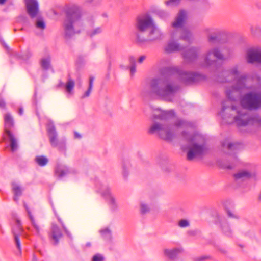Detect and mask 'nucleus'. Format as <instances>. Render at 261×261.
Returning <instances> with one entry per match:
<instances>
[{
    "label": "nucleus",
    "instance_id": "ea45409f",
    "mask_svg": "<svg viewBox=\"0 0 261 261\" xmlns=\"http://www.w3.org/2000/svg\"><path fill=\"white\" fill-rule=\"evenodd\" d=\"M222 229L224 233L228 236H231L232 234V231L230 228L229 226L227 223L224 224V225L223 226L222 225Z\"/></svg>",
    "mask_w": 261,
    "mask_h": 261
},
{
    "label": "nucleus",
    "instance_id": "a211bd4d",
    "mask_svg": "<svg viewBox=\"0 0 261 261\" xmlns=\"http://www.w3.org/2000/svg\"><path fill=\"white\" fill-rule=\"evenodd\" d=\"M27 11L31 18L36 17L39 13V5L37 0H25Z\"/></svg>",
    "mask_w": 261,
    "mask_h": 261
},
{
    "label": "nucleus",
    "instance_id": "69168bd1",
    "mask_svg": "<svg viewBox=\"0 0 261 261\" xmlns=\"http://www.w3.org/2000/svg\"><path fill=\"white\" fill-rule=\"evenodd\" d=\"M221 251L222 253H223V254H226L227 251L225 250H221Z\"/></svg>",
    "mask_w": 261,
    "mask_h": 261
},
{
    "label": "nucleus",
    "instance_id": "c9c22d12",
    "mask_svg": "<svg viewBox=\"0 0 261 261\" xmlns=\"http://www.w3.org/2000/svg\"><path fill=\"white\" fill-rule=\"evenodd\" d=\"M75 86V82L71 78H69L66 85V90L68 93H71Z\"/></svg>",
    "mask_w": 261,
    "mask_h": 261
},
{
    "label": "nucleus",
    "instance_id": "6e6552de",
    "mask_svg": "<svg viewBox=\"0 0 261 261\" xmlns=\"http://www.w3.org/2000/svg\"><path fill=\"white\" fill-rule=\"evenodd\" d=\"M46 130L51 146L53 147H58L60 150H65L66 149L65 142H59L58 133L52 121L48 123Z\"/></svg>",
    "mask_w": 261,
    "mask_h": 261
},
{
    "label": "nucleus",
    "instance_id": "412c9836",
    "mask_svg": "<svg viewBox=\"0 0 261 261\" xmlns=\"http://www.w3.org/2000/svg\"><path fill=\"white\" fill-rule=\"evenodd\" d=\"M256 176V173L254 171L241 170L234 174V178L236 182H240L251 178L255 177Z\"/></svg>",
    "mask_w": 261,
    "mask_h": 261
},
{
    "label": "nucleus",
    "instance_id": "f8f14e48",
    "mask_svg": "<svg viewBox=\"0 0 261 261\" xmlns=\"http://www.w3.org/2000/svg\"><path fill=\"white\" fill-rule=\"evenodd\" d=\"M99 192L101 193L107 200L111 210L113 212L116 211L118 206L115 198L111 193L110 188L106 186L102 185Z\"/></svg>",
    "mask_w": 261,
    "mask_h": 261
},
{
    "label": "nucleus",
    "instance_id": "2f4dec72",
    "mask_svg": "<svg viewBox=\"0 0 261 261\" xmlns=\"http://www.w3.org/2000/svg\"><path fill=\"white\" fill-rule=\"evenodd\" d=\"M94 80V77L93 76H90L88 89L85 92V93L83 94V95L81 96V99L85 98L90 96V93H91L92 88H93Z\"/></svg>",
    "mask_w": 261,
    "mask_h": 261
},
{
    "label": "nucleus",
    "instance_id": "0e129e2a",
    "mask_svg": "<svg viewBox=\"0 0 261 261\" xmlns=\"http://www.w3.org/2000/svg\"><path fill=\"white\" fill-rule=\"evenodd\" d=\"M37 259L35 255H34L33 257V260L32 261H37Z\"/></svg>",
    "mask_w": 261,
    "mask_h": 261
},
{
    "label": "nucleus",
    "instance_id": "ddd939ff",
    "mask_svg": "<svg viewBox=\"0 0 261 261\" xmlns=\"http://www.w3.org/2000/svg\"><path fill=\"white\" fill-rule=\"evenodd\" d=\"M239 67L238 65H235L223 72V76H224V79L222 80L218 79V81L221 83L230 82L233 81L237 76H239Z\"/></svg>",
    "mask_w": 261,
    "mask_h": 261
},
{
    "label": "nucleus",
    "instance_id": "bb28decb",
    "mask_svg": "<svg viewBox=\"0 0 261 261\" xmlns=\"http://www.w3.org/2000/svg\"><path fill=\"white\" fill-rule=\"evenodd\" d=\"M12 190L14 194L13 199L15 202H18L19 197L22 195L23 189L17 184L12 183Z\"/></svg>",
    "mask_w": 261,
    "mask_h": 261
},
{
    "label": "nucleus",
    "instance_id": "6ab92c4d",
    "mask_svg": "<svg viewBox=\"0 0 261 261\" xmlns=\"http://www.w3.org/2000/svg\"><path fill=\"white\" fill-rule=\"evenodd\" d=\"M49 237L53 244L56 246L59 244L60 240L63 238V234L61 229L56 224H53Z\"/></svg>",
    "mask_w": 261,
    "mask_h": 261
},
{
    "label": "nucleus",
    "instance_id": "4be33fe9",
    "mask_svg": "<svg viewBox=\"0 0 261 261\" xmlns=\"http://www.w3.org/2000/svg\"><path fill=\"white\" fill-rule=\"evenodd\" d=\"M211 52L208 50L205 54L204 58V65L206 66H216L218 62V60L211 55Z\"/></svg>",
    "mask_w": 261,
    "mask_h": 261
},
{
    "label": "nucleus",
    "instance_id": "72a5a7b5",
    "mask_svg": "<svg viewBox=\"0 0 261 261\" xmlns=\"http://www.w3.org/2000/svg\"><path fill=\"white\" fill-rule=\"evenodd\" d=\"M24 207L28 212V214L29 217L31 219V222H32L34 227L36 229L37 233L38 235H39L40 234V228H39V226L35 223V220H34L33 217L32 216V215H31L30 211L29 210L27 205L25 204H24Z\"/></svg>",
    "mask_w": 261,
    "mask_h": 261
},
{
    "label": "nucleus",
    "instance_id": "9d476101",
    "mask_svg": "<svg viewBox=\"0 0 261 261\" xmlns=\"http://www.w3.org/2000/svg\"><path fill=\"white\" fill-rule=\"evenodd\" d=\"M203 32L207 36L208 42L210 43L219 42L221 38L226 35L225 31L213 28H205Z\"/></svg>",
    "mask_w": 261,
    "mask_h": 261
},
{
    "label": "nucleus",
    "instance_id": "c85d7f7f",
    "mask_svg": "<svg viewBox=\"0 0 261 261\" xmlns=\"http://www.w3.org/2000/svg\"><path fill=\"white\" fill-rule=\"evenodd\" d=\"M211 55H213L218 60L224 61L225 60V57L224 54L222 53L220 47H215L208 50Z\"/></svg>",
    "mask_w": 261,
    "mask_h": 261
},
{
    "label": "nucleus",
    "instance_id": "5fc2aeb1",
    "mask_svg": "<svg viewBox=\"0 0 261 261\" xmlns=\"http://www.w3.org/2000/svg\"><path fill=\"white\" fill-rule=\"evenodd\" d=\"M234 167V165L233 164H225L223 165V167L224 168L228 169H231Z\"/></svg>",
    "mask_w": 261,
    "mask_h": 261
},
{
    "label": "nucleus",
    "instance_id": "473e14b6",
    "mask_svg": "<svg viewBox=\"0 0 261 261\" xmlns=\"http://www.w3.org/2000/svg\"><path fill=\"white\" fill-rule=\"evenodd\" d=\"M35 161L40 166H44L48 163V160L46 157L43 155H41L37 156L35 158Z\"/></svg>",
    "mask_w": 261,
    "mask_h": 261
},
{
    "label": "nucleus",
    "instance_id": "7ed1b4c3",
    "mask_svg": "<svg viewBox=\"0 0 261 261\" xmlns=\"http://www.w3.org/2000/svg\"><path fill=\"white\" fill-rule=\"evenodd\" d=\"M136 28L137 41L140 43L154 42L163 38V33L148 15L138 16Z\"/></svg>",
    "mask_w": 261,
    "mask_h": 261
},
{
    "label": "nucleus",
    "instance_id": "4d7b16f0",
    "mask_svg": "<svg viewBox=\"0 0 261 261\" xmlns=\"http://www.w3.org/2000/svg\"><path fill=\"white\" fill-rule=\"evenodd\" d=\"M146 59V56L145 55L141 56L138 59V62L141 63H142L145 59Z\"/></svg>",
    "mask_w": 261,
    "mask_h": 261
},
{
    "label": "nucleus",
    "instance_id": "423d86ee",
    "mask_svg": "<svg viewBox=\"0 0 261 261\" xmlns=\"http://www.w3.org/2000/svg\"><path fill=\"white\" fill-rule=\"evenodd\" d=\"M240 102L246 110H258L261 108V92H249L241 97Z\"/></svg>",
    "mask_w": 261,
    "mask_h": 261
},
{
    "label": "nucleus",
    "instance_id": "052dcab7",
    "mask_svg": "<svg viewBox=\"0 0 261 261\" xmlns=\"http://www.w3.org/2000/svg\"><path fill=\"white\" fill-rule=\"evenodd\" d=\"M23 110L22 108H19V113L20 115H22L23 114Z\"/></svg>",
    "mask_w": 261,
    "mask_h": 261
},
{
    "label": "nucleus",
    "instance_id": "338daca9",
    "mask_svg": "<svg viewBox=\"0 0 261 261\" xmlns=\"http://www.w3.org/2000/svg\"><path fill=\"white\" fill-rule=\"evenodd\" d=\"M170 69H170V68H169V67H168V68H166L167 71H170Z\"/></svg>",
    "mask_w": 261,
    "mask_h": 261
},
{
    "label": "nucleus",
    "instance_id": "a18cd8bd",
    "mask_svg": "<svg viewBox=\"0 0 261 261\" xmlns=\"http://www.w3.org/2000/svg\"><path fill=\"white\" fill-rule=\"evenodd\" d=\"M190 225L189 222L186 219H181L178 222V225L180 227H186Z\"/></svg>",
    "mask_w": 261,
    "mask_h": 261
},
{
    "label": "nucleus",
    "instance_id": "dca6fc26",
    "mask_svg": "<svg viewBox=\"0 0 261 261\" xmlns=\"http://www.w3.org/2000/svg\"><path fill=\"white\" fill-rule=\"evenodd\" d=\"M224 151L229 154H234L240 149L241 144L237 142H230L228 139L225 140L221 143Z\"/></svg>",
    "mask_w": 261,
    "mask_h": 261
},
{
    "label": "nucleus",
    "instance_id": "3c124183",
    "mask_svg": "<svg viewBox=\"0 0 261 261\" xmlns=\"http://www.w3.org/2000/svg\"><path fill=\"white\" fill-rule=\"evenodd\" d=\"M101 30L100 28H97L95 29L90 34V36L91 37H93L94 35L99 34L101 32Z\"/></svg>",
    "mask_w": 261,
    "mask_h": 261
},
{
    "label": "nucleus",
    "instance_id": "6e6d98bb",
    "mask_svg": "<svg viewBox=\"0 0 261 261\" xmlns=\"http://www.w3.org/2000/svg\"><path fill=\"white\" fill-rule=\"evenodd\" d=\"M74 138L75 139H80L82 138V136L76 131L74 132Z\"/></svg>",
    "mask_w": 261,
    "mask_h": 261
},
{
    "label": "nucleus",
    "instance_id": "aec40b11",
    "mask_svg": "<svg viewBox=\"0 0 261 261\" xmlns=\"http://www.w3.org/2000/svg\"><path fill=\"white\" fill-rule=\"evenodd\" d=\"M159 113L153 115V119H159L162 121H167L175 117V113L172 110H162L159 109Z\"/></svg>",
    "mask_w": 261,
    "mask_h": 261
},
{
    "label": "nucleus",
    "instance_id": "de8ad7c7",
    "mask_svg": "<svg viewBox=\"0 0 261 261\" xmlns=\"http://www.w3.org/2000/svg\"><path fill=\"white\" fill-rule=\"evenodd\" d=\"M104 257L100 254H97L94 255L92 259V261H103Z\"/></svg>",
    "mask_w": 261,
    "mask_h": 261
},
{
    "label": "nucleus",
    "instance_id": "4c0bfd02",
    "mask_svg": "<svg viewBox=\"0 0 261 261\" xmlns=\"http://www.w3.org/2000/svg\"><path fill=\"white\" fill-rule=\"evenodd\" d=\"M13 234L14 237V240H15V242L17 248L20 251H21V243H20L19 234L17 233L14 230H13Z\"/></svg>",
    "mask_w": 261,
    "mask_h": 261
},
{
    "label": "nucleus",
    "instance_id": "2eb2a0df",
    "mask_svg": "<svg viewBox=\"0 0 261 261\" xmlns=\"http://www.w3.org/2000/svg\"><path fill=\"white\" fill-rule=\"evenodd\" d=\"M200 49L196 47H192L182 53V56L185 62L187 63H191L194 62L199 56Z\"/></svg>",
    "mask_w": 261,
    "mask_h": 261
},
{
    "label": "nucleus",
    "instance_id": "603ef678",
    "mask_svg": "<svg viewBox=\"0 0 261 261\" xmlns=\"http://www.w3.org/2000/svg\"><path fill=\"white\" fill-rule=\"evenodd\" d=\"M227 215L230 218H237V216L231 212L230 210L228 209H226V210Z\"/></svg>",
    "mask_w": 261,
    "mask_h": 261
},
{
    "label": "nucleus",
    "instance_id": "e2e57ef3",
    "mask_svg": "<svg viewBox=\"0 0 261 261\" xmlns=\"http://www.w3.org/2000/svg\"><path fill=\"white\" fill-rule=\"evenodd\" d=\"M6 0H0V4H4Z\"/></svg>",
    "mask_w": 261,
    "mask_h": 261
},
{
    "label": "nucleus",
    "instance_id": "f257e3e1",
    "mask_svg": "<svg viewBox=\"0 0 261 261\" xmlns=\"http://www.w3.org/2000/svg\"><path fill=\"white\" fill-rule=\"evenodd\" d=\"M248 76L246 74L240 75L237 79L236 83L231 87L227 88L225 92L228 99L222 102V108L220 112L223 119L227 122H234L238 126H246L250 123L251 116L246 109L232 103L237 100L240 93L251 90L252 87L246 83Z\"/></svg>",
    "mask_w": 261,
    "mask_h": 261
},
{
    "label": "nucleus",
    "instance_id": "09e8293b",
    "mask_svg": "<svg viewBox=\"0 0 261 261\" xmlns=\"http://www.w3.org/2000/svg\"><path fill=\"white\" fill-rule=\"evenodd\" d=\"M185 124V121L182 119H177L174 122V125L177 127L181 126Z\"/></svg>",
    "mask_w": 261,
    "mask_h": 261
},
{
    "label": "nucleus",
    "instance_id": "1a4fd4ad",
    "mask_svg": "<svg viewBox=\"0 0 261 261\" xmlns=\"http://www.w3.org/2000/svg\"><path fill=\"white\" fill-rule=\"evenodd\" d=\"M178 75L181 82L187 85L197 83L205 79L203 75L196 72L180 70Z\"/></svg>",
    "mask_w": 261,
    "mask_h": 261
},
{
    "label": "nucleus",
    "instance_id": "49530a36",
    "mask_svg": "<svg viewBox=\"0 0 261 261\" xmlns=\"http://www.w3.org/2000/svg\"><path fill=\"white\" fill-rule=\"evenodd\" d=\"M211 258L210 256H202L194 258L193 261H206L210 259Z\"/></svg>",
    "mask_w": 261,
    "mask_h": 261
},
{
    "label": "nucleus",
    "instance_id": "a19ab883",
    "mask_svg": "<svg viewBox=\"0 0 261 261\" xmlns=\"http://www.w3.org/2000/svg\"><path fill=\"white\" fill-rule=\"evenodd\" d=\"M36 26L38 29L44 30L45 28V24L42 18L38 19L36 20Z\"/></svg>",
    "mask_w": 261,
    "mask_h": 261
},
{
    "label": "nucleus",
    "instance_id": "5701e85b",
    "mask_svg": "<svg viewBox=\"0 0 261 261\" xmlns=\"http://www.w3.org/2000/svg\"><path fill=\"white\" fill-rule=\"evenodd\" d=\"M211 52L208 50L205 54L204 58V65L206 66H216L218 62V60L211 55Z\"/></svg>",
    "mask_w": 261,
    "mask_h": 261
},
{
    "label": "nucleus",
    "instance_id": "58836bf2",
    "mask_svg": "<svg viewBox=\"0 0 261 261\" xmlns=\"http://www.w3.org/2000/svg\"><path fill=\"white\" fill-rule=\"evenodd\" d=\"M140 211L142 214H145L150 211V208L147 204L141 202L140 204Z\"/></svg>",
    "mask_w": 261,
    "mask_h": 261
},
{
    "label": "nucleus",
    "instance_id": "7c9ffc66",
    "mask_svg": "<svg viewBox=\"0 0 261 261\" xmlns=\"http://www.w3.org/2000/svg\"><path fill=\"white\" fill-rule=\"evenodd\" d=\"M40 65L41 67L47 70L51 68V57L48 56L46 57L42 58L40 60Z\"/></svg>",
    "mask_w": 261,
    "mask_h": 261
},
{
    "label": "nucleus",
    "instance_id": "c756f323",
    "mask_svg": "<svg viewBox=\"0 0 261 261\" xmlns=\"http://www.w3.org/2000/svg\"><path fill=\"white\" fill-rule=\"evenodd\" d=\"M55 172L59 177H62L69 173V170L68 168L65 166L58 165Z\"/></svg>",
    "mask_w": 261,
    "mask_h": 261
},
{
    "label": "nucleus",
    "instance_id": "9b49d317",
    "mask_svg": "<svg viewBox=\"0 0 261 261\" xmlns=\"http://www.w3.org/2000/svg\"><path fill=\"white\" fill-rule=\"evenodd\" d=\"M245 59L249 64H261V48L252 47L246 50Z\"/></svg>",
    "mask_w": 261,
    "mask_h": 261
},
{
    "label": "nucleus",
    "instance_id": "680f3d73",
    "mask_svg": "<svg viewBox=\"0 0 261 261\" xmlns=\"http://www.w3.org/2000/svg\"><path fill=\"white\" fill-rule=\"evenodd\" d=\"M62 226H63V228L64 229L65 231L67 233L68 235H69L68 231H67V229L65 228L64 225L63 224H62Z\"/></svg>",
    "mask_w": 261,
    "mask_h": 261
},
{
    "label": "nucleus",
    "instance_id": "39448f33",
    "mask_svg": "<svg viewBox=\"0 0 261 261\" xmlns=\"http://www.w3.org/2000/svg\"><path fill=\"white\" fill-rule=\"evenodd\" d=\"M66 15L64 23L65 35L66 38H70L75 33L80 32V30L76 31L74 28L82 24L81 10L76 6H72L67 10Z\"/></svg>",
    "mask_w": 261,
    "mask_h": 261
},
{
    "label": "nucleus",
    "instance_id": "79ce46f5",
    "mask_svg": "<svg viewBox=\"0 0 261 261\" xmlns=\"http://www.w3.org/2000/svg\"><path fill=\"white\" fill-rule=\"evenodd\" d=\"M16 223V227L15 228H13L12 229V231L14 230L17 233L19 234V236H20V233L22 231L21 222L19 220H17Z\"/></svg>",
    "mask_w": 261,
    "mask_h": 261
},
{
    "label": "nucleus",
    "instance_id": "f03ea898",
    "mask_svg": "<svg viewBox=\"0 0 261 261\" xmlns=\"http://www.w3.org/2000/svg\"><path fill=\"white\" fill-rule=\"evenodd\" d=\"M179 88V86L173 81V75L153 78L148 84L143 86L140 95L145 100H153L159 98L171 102Z\"/></svg>",
    "mask_w": 261,
    "mask_h": 261
},
{
    "label": "nucleus",
    "instance_id": "8fccbe9b",
    "mask_svg": "<svg viewBox=\"0 0 261 261\" xmlns=\"http://www.w3.org/2000/svg\"><path fill=\"white\" fill-rule=\"evenodd\" d=\"M128 68L130 69L131 76H133V75L136 72V65H131L130 67L127 66L126 67V69H128Z\"/></svg>",
    "mask_w": 261,
    "mask_h": 261
},
{
    "label": "nucleus",
    "instance_id": "f704fd0d",
    "mask_svg": "<svg viewBox=\"0 0 261 261\" xmlns=\"http://www.w3.org/2000/svg\"><path fill=\"white\" fill-rule=\"evenodd\" d=\"M100 233L102 238L107 240H111L112 238L111 231L108 228H105L100 230Z\"/></svg>",
    "mask_w": 261,
    "mask_h": 261
},
{
    "label": "nucleus",
    "instance_id": "c03bdc74",
    "mask_svg": "<svg viewBox=\"0 0 261 261\" xmlns=\"http://www.w3.org/2000/svg\"><path fill=\"white\" fill-rule=\"evenodd\" d=\"M181 0H168L166 1V5L170 6H175L179 4Z\"/></svg>",
    "mask_w": 261,
    "mask_h": 261
},
{
    "label": "nucleus",
    "instance_id": "0eeeda50",
    "mask_svg": "<svg viewBox=\"0 0 261 261\" xmlns=\"http://www.w3.org/2000/svg\"><path fill=\"white\" fill-rule=\"evenodd\" d=\"M148 133L150 134L157 133L161 139L167 141H172L174 137V134L168 124H163L155 121L150 127Z\"/></svg>",
    "mask_w": 261,
    "mask_h": 261
},
{
    "label": "nucleus",
    "instance_id": "13d9d810",
    "mask_svg": "<svg viewBox=\"0 0 261 261\" xmlns=\"http://www.w3.org/2000/svg\"><path fill=\"white\" fill-rule=\"evenodd\" d=\"M6 106V103L4 100L2 99H0V107L5 108Z\"/></svg>",
    "mask_w": 261,
    "mask_h": 261
},
{
    "label": "nucleus",
    "instance_id": "b1692460",
    "mask_svg": "<svg viewBox=\"0 0 261 261\" xmlns=\"http://www.w3.org/2000/svg\"><path fill=\"white\" fill-rule=\"evenodd\" d=\"M5 132L8 134V132H11L10 129L14 126V121L12 116L9 113L5 115Z\"/></svg>",
    "mask_w": 261,
    "mask_h": 261
},
{
    "label": "nucleus",
    "instance_id": "f3484780",
    "mask_svg": "<svg viewBox=\"0 0 261 261\" xmlns=\"http://www.w3.org/2000/svg\"><path fill=\"white\" fill-rule=\"evenodd\" d=\"M187 17V11L185 10H180L176 16L175 20L172 23V27L175 30L182 29Z\"/></svg>",
    "mask_w": 261,
    "mask_h": 261
},
{
    "label": "nucleus",
    "instance_id": "37998d69",
    "mask_svg": "<svg viewBox=\"0 0 261 261\" xmlns=\"http://www.w3.org/2000/svg\"><path fill=\"white\" fill-rule=\"evenodd\" d=\"M251 123H255L257 124L259 126H261V117L258 115L254 116L253 117H251Z\"/></svg>",
    "mask_w": 261,
    "mask_h": 261
},
{
    "label": "nucleus",
    "instance_id": "774afa93",
    "mask_svg": "<svg viewBox=\"0 0 261 261\" xmlns=\"http://www.w3.org/2000/svg\"><path fill=\"white\" fill-rule=\"evenodd\" d=\"M86 245H87V246H90V243H87V244H86Z\"/></svg>",
    "mask_w": 261,
    "mask_h": 261
},
{
    "label": "nucleus",
    "instance_id": "4468645a",
    "mask_svg": "<svg viewBox=\"0 0 261 261\" xmlns=\"http://www.w3.org/2000/svg\"><path fill=\"white\" fill-rule=\"evenodd\" d=\"M192 33L187 29H179L174 31L171 34L173 40H182L189 43H191Z\"/></svg>",
    "mask_w": 261,
    "mask_h": 261
},
{
    "label": "nucleus",
    "instance_id": "bf43d9fd",
    "mask_svg": "<svg viewBox=\"0 0 261 261\" xmlns=\"http://www.w3.org/2000/svg\"><path fill=\"white\" fill-rule=\"evenodd\" d=\"M256 79L257 81H258V82L261 81V77H260L259 76L256 75Z\"/></svg>",
    "mask_w": 261,
    "mask_h": 261
},
{
    "label": "nucleus",
    "instance_id": "864d4df0",
    "mask_svg": "<svg viewBox=\"0 0 261 261\" xmlns=\"http://www.w3.org/2000/svg\"><path fill=\"white\" fill-rule=\"evenodd\" d=\"M129 61L131 64V65H136V59L133 56H130L129 57Z\"/></svg>",
    "mask_w": 261,
    "mask_h": 261
},
{
    "label": "nucleus",
    "instance_id": "20e7f679",
    "mask_svg": "<svg viewBox=\"0 0 261 261\" xmlns=\"http://www.w3.org/2000/svg\"><path fill=\"white\" fill-rule=\"evenodd\" d=\"M181 137L182 140L189 144L187 154L188 160L202 156L206 151L205 140L201 135L190 134L187 132L183 131L181 133Z\"/></svg>",
    "mask_w": 261,
    "mask_h": 261
},
{
    "label": "nucleus",
    "instance_id": "cd10ccee",
    "mask_svg": "<svg viewBox=\"0 0 261 261\" xmlns=\"http://www.w3.org/2000/svg\"><path fill=\"white\" fill-rule=\"evenodd\" d=\"M180 253V250L177 248L173 249H166L164 250V255L171 260L175 259Z\"/></svg>",
    "mask_w": 261,
    "mask_h": 261
},
{
    "label": "nucleus",
    "instance_id": "e433bc0d",
    "mask_svg": "<svg viewBox=\"0 0 261 261\" xmlns=\"http://www.w3.org/2000/svg\"><path fill=\"white\" fill-rule=\"evenodd\" d=\"M129 165L125 163L122 164V174L124 179H126L129 175Z\"/></svg>",
    "mask_w": 261,
    "mask_h": 261
},
{
    "label": "nucleus",
    "instance_id": "a878e982",
    "mask_svg": "<svg viewBox=\"0 0 261 261\" xmlns=\"http://www.w3.org/2000/svg\"><path fill=\"white\" fill-rule=\"evenodd\" d=\"M10 141V146L12 152H14L18 149V145L17 141L12 132H8L6 134Z\"/></svg>",
    "mask_w": 261,
    "mask_h": 261
},
{
    "label": "nucleus",
    "instance_id": "393cba45",
    "mask_svg": "<svg viewBox=\"0 0 261 261\" xmlns=\"http://www.w3.org/2000/svg\"><path fill=\"white\" fill-rule=\"evenodd\" d=\"M184 49V47L180 46L177 42L171 41L169 42L165 48V51L168 53L177 51Z\"/></svg>",
    "mask_w": 261,
    "mask_h": 261
}]
</instances>
